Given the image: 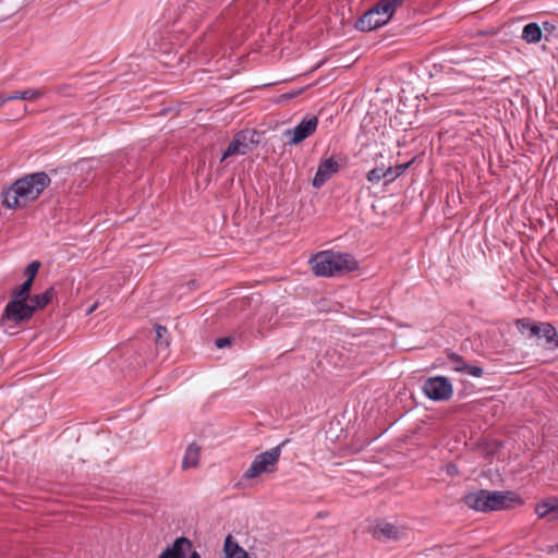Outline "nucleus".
Wrapping results in <instances>:
<instances>
[{
  "label": "nucleus",
  "instance_id": "nucleus-34",
  "mask_svg": "<svg viewBox=\"0 0 558 558\" xmlns=\"http://www.w3.org/2000/svg\"><path fill=\"white\" fill-rule=\"evenodd\" d=\"M446 469H447V473H448L449 475H451V476H454V475H457V474H458V469H457V466H456L454 464H448V465L446 466Z\"/></svg>",
  "mask_w": 558,
  "mask_h": 558
},
{
  "label": "nucleus",
  "instance_id": "nucleus-26",
  "mask_svg": "<svg viewBox=\"0 0 558 558\" xmlns=\"http://www.w3.org/2000/svg\"><path fill=\"white\" fill-rule=\"evenodd\" d=\"M403 1L404 0H381L380 3L383 4V7H387V13L391 17L396 9L399 8L403 3Z\"/></svg>",
  "mask_w": 558,
  "mask_h": 558
},
{
  "label": "nucleus",
  "instance_id": "nucleus-17",
  "mask_svg": "<svg viewBox=\"0 0 558 558\" xmlns=\"http://www.w3.org/2000/svg\"><path fill=\"white\" fill-rule=\"evenodd\" d=\"M542 28L537 23H529L523 27L522 39L527 44H537L542 39Z\"/></svg>",
  "mask_w": 558,
  "mask_h": 558
},
{
  "label": "nucleus",
  "instance_id": "nucleus-13",
  "mask_svg": "<svg viewBox=\"0 0 558 558\" xmlns=\"http://www.w3.org/2000/svg\"><path fill=\"white\" fill-rule=\"evenodd\" d=\"M45 95V90L43 88H27L25 90H16L12 92L11 94L0 95V105H4L5 102L10 100H27V101H35L39 98H41Z\"/></svg>",
  "mask_w": 558,
  "mask_h": 558
},
{
  "label": "nucleus",
  "instance_id": "nucleus-18",
  "mask_svg": "<svg viewBox=\"0 0 558 558\" xmlns=\"http://www.w3.org/2000/svg\"><path fill=\"white\" fill-rule=\"evenodd\" d=\"M199 460V447L195 444H192L187 447L183 461H182V468L189 469V468H195L198 464Z\"/></svg>",
  "mask_w": 558,
  "mask_h": 558
},
{
  "label": "nucleus",
  "instance_id": "nucleus-2",
  "mask_svg": "<svg viewBox=\"0 0 558 558\" xmlns=\"http://www.w3.org/2000/svg\"><path fill=\"white\" fill-rule=\"evenodd\" d=\"M312 269L316 276H337L356 268V262L349 255L324 251L312 259Z\"/></svg>",
  "mask_w": 558,
  "mask_h": 558
},
{
  "label": "nucleus",
  "instance_id": "nucleus-32",
  "mask_svg": "<svg viewBox=\"0 0 558 558\" xmlns=\"http://www.w3.org/2000/svg\"><path fill=\"white\" fill-rule=\"evenodd\" d=\"M411 165V162L400 163L397 165L395 168V172L398 173V177H400Z\"/></svg>",
  "mask_w": 558,
  "mask_h": 558
},
{
  "label": "nucleus",
  "instance_id": "nucleus-16",
  "mask_svg": "<svg viewBox=\"0 0 558 558\" xmlns=\"http://www.w3.org/2000/svg\"><path fill=\"white\" fill-rule=\"evenodd\" d=\"M53 294V288H49L44 293L31 296L28 299V306L33 308V314L36 311L44 308L52 300Z\"/></svg>",
  "mask_w": 558,
  "mask_h": 558
},
{
  "label": "nucleus",
  "instance_id": "nucleus-23",
  "mask_svg": "<svg viewBox=\"0 0 558 558\" xmlns=\"http://www.w3.org/2000/svg\"><path fill=\"white\" fill-rule=\"evenodd\" d=\"M384 177V167H376L367 172V180L372 183H378Z\"/></svg>",
  "mask_w": 558,
  "mask_h": 558
},
{
  "label": "nucleus",
  "instance_id": "nucleus-6",
  "mask_svg": "<svg viewBox=\"0 0 558 558\" xmlns=\"http://www.w3.org/2000/svg\"><path fill=\"white\" fill-rule=\"evenodd\" d=\"M387 12V7H383L379 2L356 21L355 27L362 32L378 28L388 23L391 19Z\"/></svg>",
  "mask_w": 558,
  "mask_h": 558
},
{
  "label": "nucleus",
  "instance_id": "nucleus-4",
  "mask_svg": "<svg viewBox=\"0 0 558 558\" xmlns=\"http://www.w3.org/2000/svg\"><path fill=\"white\" fill-rule=\"evenodd\" d=\"M255 137L256 132L253 130H243L238 132L223 153L221 161H225L229 157L246 155L252 151L258 143V140Z\"/></svg>",
  "mask_w": 558,
  "mask_h": 558
},
{
  "label": "nucleus",
  "instance_id": "nucleus-12",
  "mask_svg": "<svg viewBox=\"0 0 558 558\" xmlns=\"http://www.w3.org/2000/svg\"><path fill=\"white\" fill-rule=\"evenodd\" d=\"M191 547V541L182 536L177 538L171 546L167 547L158 558H185Z\"/></svg>",
  "mask_w": 558,
  "mask_h": 558
},
{
  "label": "nucleus",
  "instance_id": "nucleus-36",
  "mask_svg": "<svg viewBox=\"0 0 558 558\" xmlns=\"http://www.w3.org/2000/svg\"><path fill=\"white\" fill-rule=\"evenodd\" d=\"M190 558H201V555L197 551H193Z\"/></svg>",
  "mask_w": 558,
  "mask_h": 558
},
{
  "label": "nucleus",
  "instance_id": "nucleus-35",
  "mask_svg": "<svg viewBox=\"0 0 558 558\" xmlns=\"http://www.w3.org/2000/svg\"><path fill=\"white\" fill-rule=\"evenodd\" d=\"M98 306V303H95L92 305V307L88 310V314L93 313Z\"/></svg>",
  "mask_w": 558,
  "mask_h": 558
},
{
  "label": "nucleus",
  "instance_id": "nucleus-29",
  "mask_svg": "<svg viewBox=\"0 0 558 558\" xmlns=\"http://www.w3.org/2000/svg\"><path fill=\"white\" fill-rule=\"evenodd\" d=\"M465 374H469L473 377H482L484 371L482 367L480 366H475V365H470L468 364L465 371H464Z\"/></svg>",
  "mask_w": 558,
  "mask_h": 558
},
{
  "label": "nucleus",
  "instance_id": "nucleus-37",
  "mask_svg": "<svg viewBox=\"0 0 558 558\" xmlns=\"http://www.w3.org/2000/svg\"><path fill=\"white\" fill-rule=\"evenodd\" d=\"M544 27H545V29H549V23H548V22H545V23H544Z\"/></svg>",
  "mask_w": 558,
  "mask_h": 558
},
{
  "label": "nucleus",
  "instance_id": "nucleus-8",
  "mask_svg": "<svg viewBox=\"0 0 558 558\" xmlns=\"http://www.w3.org/2000/svg\"><path fill=\"white\" fill-rule=\"evenodd\" d=\"M318 119L315 116L305 117L298 125L284 132L289 145H298L316 131Z\"/></svg>",
  "mask_w": 558,
  "mask_h": 558
},
{
  "label": "nucleus",
  "instance_id": "nucleus-33",
  "mask_svg": "<svg viewBox=\"0 0 558 558\" xmlns=\"http://www.w3.org/2000/svg\"><path fill=\"white\" fill-rule=\"evenodd\" d=\"M229 343H230L229 338H219V339L216 340V345L218 348H223V347H226Z\"/></svg>",
  "mask_w": 558,
  "mask_h": 558
},
{
  "label": "nucleus",
  "instance_id": "nucleus-25",
  "mask_svg": "<svg viewBox=\"0 0 558 558\" xmlns=\"http://www.w3.org/2000/svg\"><path fill=\"white\" fill-rule=\"evenodd\" d=\"M535 512L538 515V518L549 519V498L537 504L535 507Z\"/></svg>",
  "mask_w": 558,
  "mask_h": 558
},
{
  "label": "nucleus",
  "instance_id": "nucleus-20",
  "mask_svg": "<svg viewBox=\"0 0 558 558\" xmlns=\"http://www.w3.org/2000/svg\"><path fill=\"white\" fill-rule=\"evenodd\" d=\"M33 287V282L29 280H25L17 289H15L12 293V299L27 301L31 298V290Z\"/></svg>",
  "mask_w": 558,
  "mask_h": 558
},
{
  "label": "nucleus",
  "instance_id": "nucleus-27",
  "mask_svg": "<svg viewBox=\"0 0 558 558\" xmlns=\"http://www.w3.org/2000/svg\"><path fill=\"white\" fill-rule=\"evenodd\" d=\"M534 322H531L529 318H519L515 320V326L519 329L521 333H524L525 331H531V327L533 326Z\"/></svg>",
  "mask_w": 558,
  "mask_h": 558
},
{
  "label": "nucleus",
  "instance_id": "nucleus-31",
  "mask_svg": "<svg viewBox=\"0 0 558 558\" xmlns=\"http://www.w3.org/2000/svg\"><path fill=\"white\" fill-rule=\"evenodd\" d=\"M384 172H385L384 179H386L387 182H391L396 178H398V173L395 172V168L392 166H389L388 168H384Z\"/></svg>",
  "mask_w": 558,
  "mask_h": 558
},
{
  "label": "nucleus",
  "instance_id": "nucleus-21",
  "mask_svg": "<svg viewBox=\"0 0 558 558\" xmlns=\"http://www.w3.org/2000/svg\"><path fill=\"white\" fill-rule=\"evenodd\" d=\"M448 359L452 364V368L456 372L464 373L468 363L463 360V357L457 353H449Z\"/></svg>",
  "mask_w": 558,
  "mask_h": 558
},
{
  "label": "nucleus",
  "instance_id": "nucleus-9",
  "mask_svg": "<svg viewBox=\"0 0 558 558\" xmlns=\"http://www.w3.org/2000/svg\"><path fill=\"white\" fill-rule=\"evenodd\" d=\"M33 315V308L28 306L27 301L11 299L4 307L1 319L19 324L31 319Z\"/></svg>",
  "mask_w": 558,
  "mask_h": 558
},
{
  "label": "nucleus",
  "instance_id": "nucleus-30",
  "mask_svg": "<svg viewBox=\"0 0 558 558\" xmlns=\"http://www.w3.org/2000/svg\"><path fill=\"white\" fill-rule=\"evenodd\" d=\"M543 324L541 322H534L529 333L530 337H542Z\"/></svg>",
  "mask_w": 558,
  "mask_h": 558
},
{
  "label": "nucleus",
  "instance_id": "nucleus-1",
  "mask_svg": "<svg viewBox=\"0 0 558 558\" xmlns=\"http://www.w3.org/2000/svg\"><path fill=\"white\" fill-rule=\"evenodd\" d=\"M50 183L51 179L45 171L25 174L2 192V204L9 209L24 208L37 201Z\"/></svg>",
  "mask_w": 558,
  "mask_h": 558
},
{
  "label": "nucleus",
  "instance_id": "nucleus-7",
  "mask_svg": "<svg viewBox=\"0 0 558 558\" xmlns=\"http://www.w3.org/2000/svg\"><path fill=\"white\" fill-rule=\"evenodd\" d=\"M485 501L486 510L488 511H498L502 509H508L513 505H522V499L514 494L513 492H499V490H486Z\"/></svg>",
  "mask_w": 558,
  "mask_h": 558
},
{
  "label": "nucleus",
  "instance_id": "nucleus-3",
  "mask_svg": "<svg viewBox=\"0 0 558 558\" xmlns=\"http://www.w3.org/2000/svg\"><path fill=\"white\" fill-rule=\"evenodd\" d=\"M281 446L279 445L275 448H271L268 451H265L260 454H257L250 468L243 473V480H253L262 475L263 473H271L275 471L276 465L280 459L281 454Z\"/></svg>",
  "mask_w": 558,
  "mask_h": 558
},
{
  "label": "nucleus",
  "instance_id": "nucleus-22",
  "mask_svg": "<svg viewBox=\"0 0 558 558\" xmlns=\"http://www.w3.org/2000/svg\"><path fill=\"white\" fill-rule=\"evenodd\" d=\"M40 262L34 260L31 264L27 265L25 268L24 275L26 276V280H29V282H34V279L40 268Z\"/></svg>",
  "mask_w": 558,
  "mask_h": 558
},
{
  "label": "nucleus",
  "instance_id": "nucleus-15",
  "mask_svg": "<svg viewBox=\"0 0 558 558\" xmlns=\"http://www.w3.org/2000/svg\"><path fill=\"white\" fill-rule=\"evenodd\" d=\"M486 497V489H480L474 493H470L464 496L463 502L465 506H468L470 509L476 510V511H483L487 512L485 501Z\"/></svg>",
  "mask_w": 558,
  "mask_h": 558
},
{
  "label": "nucleus",
  "instance_id": "nucleus-24",
  "mask_svg": "<svg viewBox=\"0 0 558 558\" xmlns=\"http://www.w3.org/2000/svg\"><path fill=\"white\" fill-rule=\"evenodd\" d=\"M155 330H156V342H157V344L158 345L165 344L166 347H168V344H169L168 340L163 339L166 337V335L168 333L167 328L157 324L155 326Z\"/></svg>",
  "mask_w": 558,
  "mask_h": 558
},
{
  "label": "nucleus",
  "instance_id": "nucleus-5",
  "mask_svg": "<svg viewBox=\"0 0 558 558\" xmlns=\"http://www.w3.org/2000/svg\"><path fill=\"white\" fill-rule=\"evenodd\" d=\"M423 392L434 401H446L452 397V384L447 377L435 376L427 378L423 384Z\"/></svg>",
  "mask_w": 558,
  "mask_h": 558
},
{
  "label": "nucleus",
  "instance_id": "nucleus-38",
  "mask_svg": "<svg viewBox=\"0 0 558 558\" xmlns=\"http://www.w3.org/2000/svg\"><path fill=\"white\" fill-rule=\"evenodd\" d=\"M555 548L558 550V543L556 544Z\"/></svg>",
  "mask_w": 558,
  "mask_h": 558
},
{
  "label": "nucleus",
  "instance_id": "nucleus-19",
  "mask_svg": "<svg viewBox=\"0 0 558 558\" xmlns=\"http://www.w3.org/2000/svg\"><path fill=\"white\" fill-rule=\"evenodd\" d=\"M542 337L545 338L549 349L558 348V332L550 323L543 324Z\"/></svg>",
  "mask_w": 558,
  "mask_h": 558
},
{
  "label": "nucleus",
  "instance_id": "nucleus-28",
  "mask_svg": "<svg viewBox=\"0 0 558 558\" xmlns=\"http://www.w3.org/2000/svg\"><path fill=\"white\" fill-rule=\"evenodd\" d=\"M549 521H558V498H549Z\"/></svg>",
  "mask_w": 558,
  "mask_h": 558
},
{
  "label": "nucleus",
  "instance_id": "nucleus-14",
  "mask_svg": "<svg viewBox=\"0 0 558 558\" xmlns=\"http://www.w3.org/2000/svg\"><path fill=\"white\" fill-rule=\"evenodd\" d=\"M225 558H255L241 547L232 535H228L223 544Z\"/></svg>",
  "mask_w": 558,
  "mask_h": 558
},
{
  "label": "nucleus",
  "instance_id": "nucleus-11",
  "mask_svg": "<svg viewBox=\"0 0 558 558\" xmlns=\"http://www.w3.org/2000/svg\"><path fill=\"white\" fill-rule=\"evenodd\" d=\"M339 163L332 158L323 159L312 181L314 187L323 186L335 173L339 171Z\"/></svg>",
  "mask_w": 558,
  "mask_h": 558
},
{
  "label": "nucleus",
  "instance_id": "nucleus-10",
  "mask_svg": "<svg viewBox=\"0 0 558 558\" xmlns=\"http://www.w3.org/2000/svg\"><path fill=\"white\" fill-rule=\"evenodd\" d=\"M405 527L396 526L389 522L380 521L373 530V536L378 541H399L405 536Z\"/></svg>",
  "mask_w": 558,
  "mask_h": 558
}]
</instances>
